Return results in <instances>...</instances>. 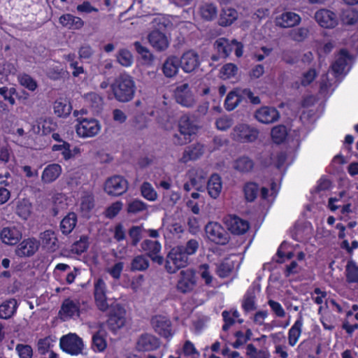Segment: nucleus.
<instances>
[{
    "label": "nucleus",
    "instance_id": "obj_1",
    "mask_svg": "<svg viewBox=\"0 0 358 358\" xmlns=\"http://www.w3.org/2000/svg\"><path fill=\"white\" fill-rule=\"evenodd\" d=\"M110 87L115 99L121 103L130 101L136 92V85L132 77L125 73L115 78Z\"/></svg>",
    "mask_w": 358,
    "mask_h": 358
},
{
    "label": "nucleus",
    "instance_id": "obj_2",
    "mask_svg": "<svg viewBox=\"0 0 358 358\" xmlns=\"http://www.w3.org/2000/svg\"><path fill=\"white\" fill-rule=\"evenodd\" d=\"M188 256L183 251V245L173 248L168 253L165 268L169 273H174L181 268L186 266Z\"/></svg>",
    "mask_w": 358,
    "mask_h": 358
},
{
    "label": "nucleus",
    "instance_id": "obj_3",
    "mask_svg": "<svg viewBox=\"0 0 358 358\" xmlns=\"http://www.w3.org/2000/svg\"><path fill=\"white\" fill-rule=\"evenodd\" d=\"M259 136L257 129L245 124H239L234 127L231 132V138L239 143L254 142Z\"/></svg>",
    "mask_w": 358,
    "mask_h": 358
},
{
    "label": "nucleus",
    "instance_id": "obj_4",
    "mask_svg": "<svg viewBox=\"0 0 358 358\" xmlns=\"http://www.w3.org/2000/svg\"><path fill=\"white\" fill-rule=\"evenodd\" d=\"M125 313L124 308L120 304L115 302L110 304L107 324L111 331L115 332L125 324Z\"/></svg>",
    "mask_w": 358,
    "mask_h": 358
},
{
    "label": "nucleus",
    "instance_id": "obj_5",
    "mask_svg": "<svg viewBox=\"0 0 358 358\" xmlns=\"http://www.w3.org/2000/svg\"><path fill=\"white\" fill-rule=\"evenodd\" d=\"M78 124L76 126V132L81 137H92L100 131V124L96 119L78 117Z\"/></svg>",
    "mask_w": 358,
    "mask_h": 358
},
{
    "label": "nucleus",
    "instance_id": "obj_6",
    "mask_svg": "<svg viewBox=\"0 0 358 358\" xmlns=\"http://www.w3.org/2000/svg\"><path fill=\"white\" fill-rule=\"evenodd\" d=\"M83 347L82 339L75 334L64 336L60 339V348L71 355L81 353Z\"/></svg>",
    "mask_w": 358,
    "mask_h": 358
},
{
    "label": "nucleus",
    "instance_id": "obj_7",
    "mask_svg": "<svg viewBox=\"0 0 358 358\" xmlns=\"http://www.w3.org/2000/svg\"><path fill=\"white\" fill-rule=\"evenodd\" d=\"M205 231L207 238L217 244L224 245L228 242V234L217 222H209L205 227Z\"/></svg>",
    "mask_w": 358,
    "mask_h": 358
},
{
    "label": "nucleus",
    "instance_id": "obj_8",
    "mask_svg": "<svg viewBox=\"0 0 358 358\" xmlns=\"http://www.w3.org/2000/svg\"><path fill=\"white\" fill-rule=\"evenodd\" d=\"M128 188V182L120 176H114L105 182L104 190L108 194L117 196L124 194Z\"/></svg>",
    "mask_w": 358,
    "mask_h": 358
},
{
    "label": "nucleus",
    "instance_id": "obj_9",
    "mask_svg": "<svg viewBox=\"0 0 358 358\" xmlns=\"http://www.w3.org/2000/svg\"><path fill=\"white\" fill-rule=\"evenodd\" d=\"M94 299L98 309L102 312L110 310V304L107 302L106 296V285L103 279L97 280L94 285Z\"/></svg>",
    "mask_w": 358,
    "mask_h": 358
},
{
    "label": "nucleus",
    "instance_id": "obj_10",
    "mask_svg": "<svg viewBox=\"0 0 358 358\" xmlns=\"http://www.w3.org/2000/svg\"><path fill=\"white\" fill-rule=\"evenodd\" d=\"M94 299L98 309L102 312L110 310V304L107 302L106 296V285L103 279L97 280L94 285Z\"/></svg>",
    "mask_w": 358,
    "mask_h": 358
},
{
    "label": "nucleus",
    "instance_id": "obj_11",
    "mask_svg": "<svg viewBox=\"0 0 358 358\" xmlns=\"http://www.w3.org/2000/svg\"><path fill=\"white\" fill-rule=\"evenodd\" d=\"M40 242L34 238L23 240L16 248L15 253L20 257H31L38 250Z\"/></svg>",
    "mask_w": 358,
    "mask_h": 358
},
{
    "label": "nucleus",
    "instance_id": "obj_12",
    "mask_svg": "<svg viewBox=\"0 0 358 358\" xmlns=\"http://www.w3.org/2000/svg\"><path fill=\"white\" fill-rule=\"evenodd\" d=\"M180 134L184 136V141L179 142L180 144H185L192 141L191 136L196 134L199 127L194 124L193 122L187 116H182L179 121Z\"/></svg>",
    "mask_w": 358,
    "mask_h": 358
},
{
    "label": "nucleus",
    "instance_id": "obj_13",
    "mask_svg": "<svg viewBox=\"0 0 358 358\" xmlns=\"http://www.w3.org/2000/svg\"><path fill=\"white\" fill-rule=\"evenodd\" d=\"M255 117L259 122L271 124L280 118V113L274 107L263 106L256 110Z\"/></svg>",
    "mask_w": 358,
    "mask_h": 358
},
{
    "label": "nucleus",
    "instance_id": "obj_14",
    "mask_svg": "<svg viewBox=\"0 0 358 358\" xmlns=\"http://www.w3.org/2000/svg\"><path fill=\"white\" fill-rule=\"evenodd\" d=\"M315 19L322 27L331 29L338 24L336 15L332 11L327 9H320L315 14Z\"/></svg>",
    "mask_w": 358,
    "mask_h": 358
},
{
    "label": "nucleus",
    "instance_id": "obj_15",
    "mask_svg": "<svg viewBox=\"0 0 358 358\" xmlns=\"http://www.w3.org/2000/svg\"><path fill=\"white\" fill-rule=\"evenodd\" d=\"M180 278L177 284V289L182 293H186L193 289L196 284L194 272L191 269L181 271Z\"/></svg>",
    "mask_w": 358,
    "mask_h": 358
},
{
    "label": "nucleus",
    "instance_id": "obj_16",
    "mask_svg": "<svg viewBox=\"0 0 358 358\" xmlns=\"http://www.w3.org/2000/svg\"><path fill=\"white\" fill-rule=\"evenodd\" d=\"M175 98L177 103L186 107H190L194 103V96L189 90V86L187 83L182 84L176 87Z\"/></svg>",
    "mask_w": 358,
    "mask_h": 358
},
{
    "label": "nucleus",
    "instance_id": "obj_17",
    "mask_svg": "<svg viewBox=\"0 0 358 358\" xmlns=\"http://www.w3.org/2000/svg\"><path fill=\"white\" fill-rule=\"evenodd\" d=\"M151 324L155 331L160 336L166 338L172 336L171 332V322L166 317L156 315L152 318Z\"/></svg>",
    "mask_w": 358,
    "mask_h": 358
},
{
    "label": "nucleus",
    "instance_id": "obj_18",
    "mask_svg": "<svg viewBox=\"0 0 358 358\" xmlns=\"http://www.w3.org/2000/svg\"><path fill=\"white\" fill-rule=\"evenodd\" d=\"M225 224L227 229L234 234L240 235L245 234L249 229V224L235 215H230L225 219Z\"/></svg>",
    "mask_w": 358,
    "mask_h": 358
},
{
    "label": "nucleus",
    "instance_id": "obj_19",
    "mask_svg": "<svg viewBox=\"0 0 358 358\" xmlns=\"http://www.w3.org/2000/svg\"><path fill=\"white\" fill-rule=\"evenodd\" d=\"M148 39L152 48L159 52L166 50L169 45L166 36L160 31L152 30L148 34Z\"/></svg>",
    "mask_w": 358,
    "mask_h": 358
},
{
    "label": "nucleus",
    "instance_id": "obj_20",
    "mask_svg": "<svg viewBox=\"0 0 358 358\" xmlns=\"http://www.w3.org/2000/svg\"><path fill=\"white\" fill-rule=\"evenodd\" d=\"M179 62L185 72H192L199 65V55L192 50L187 51L179 59Z\"/></svg>",
    "mask_w": 358,
    "mask_h": 358
},
{
    "label": "nucleus",
    "instance_id": "obj_21",
    "mask_svg": "<svg viewBox=\"0 0 358 358\" xmlns=\"http://www.w3.org/2000/svg\"><path fill=\"white\" fill-rule=\"evenodd\" d=\"M159 346V339L150 334H142L137 341V349L140 351H151Z\"/></svg>",
    "mask_w": 358,
    "mask_h": 358
},
{
    "label": "nucleus",
    "instance_id": "obj_22",
    "mask_svg": "<svg viewBox=\"0 0 358 358\" xmlns=\"http://www.w3.org/2000/svg\"><path fill=\"white\" fill-rule=\"evenodd\" d=\"M301 17L293 12H285L276 17L275 24L282 28L294 27L301 22Z\"/></svg>",
    "mask_w": 358,
    "mask_h": 358
},
{
    "label": "nucleus",
    "instance_id": "obj_23",
    "mask_svg": "<svg viewBox=\"0 0 358 358\" xmlns=\"http://www.w3.org/2000/svg\"><path fill=\"white\" fill-rule=\"evenodd\" d=\"M40 245L50 252H55L59 248L58 239L52 230H46L40 234Z\"/></svg>",
    "mask_w": 358,
    "mask_h": 358
},
{
    "label": "nucleus",
    "instance_id": "obj_24",
    "mask_svg": "<svg viewBox=\"0 0 358 358\" xmlns=\"http://www.w3.org/2000/svg\"><path fill=\"white\" fill-rule=\"evenodd\" d=\"M22 237V233L16 227H4L0 233L1 240L7 245L17 244Z\"/></svg>",
    "mask_w": 358,
    "mask_h": 358
},
{
    "label": "nucleus",
    "instance_id": "obj_25",
    "mask_svg": "<svg viewBox=\"0 0 358 358\" xmlns=\"http://www.w3.org/2000/svg\"><path fill=\"white\" fill-rule=\"evenodd\" d=\"M350 57L348 52L345 50H341L338 55L335 62L331 64V69L336 75L346 73L348 71V61Z\"/></svg>",
    "mask_w": 358,
    "mask_h": 358
},
{
    "label": "nucleus",
    "instance_id": "obj_26",
    "mask_svg": "<svg viewBox=\"0 0 358 358\" xmlns=\"http://www.w3.org/2000/svg\"><path fill=\"white\" fill-rule=\"evenodd\" d=\"M237 257L230 255L224 259L222 262L217 266V273L221 278H226L230 275L235 267Z\"/></svg>",
    "mask_w": 358,
    "mask_h": 358
},
{
    "label": "nucleus",
    "instance_id": "obj_27",
    "mask_svg": "<svg viewBox=\"0 0 358 358\" xmlns=\"http://www.w3.org/2000/svg\"><path fill=\"white\" fill-rule=\"evenodd\" d=\"M180 67L179 59L176 56H170L166 58L162 65V71L167 78H172L176 75Z\"/></svg>",
    "mask_w": 358,
    "mask_h": 358
},
{
    "label": "nucleus",
    "instance_id": "obj_28",
    "mask_svg": "<svg viewBox=\"0 0 358 358\" xmlns=\"http://www.w3.org/2000/svg\"><path fill=\"white\" fill-rule=\"evenodd\" d=\"M61 166L57 164L48 165L44 169L42 174V181L45 183H50L55 181L61 174Z\"/></svg>",
    "mask_w": 358,
    "mask_h": 358
},
{
    "label": "nucleus",
    "instance_id": "obj_29",
    "mask_svg": "<svg viewBox=\"0 0 358 358\" xmlns=\"http://www.w3.org/2000/svg\"><path fill=\"white\" fill-rule=\"evenodd\" d=\"M345 276L348 284H358V265L353 259L347 262Z\"/></svg>",
    "mask_w": 358,
    "mask_h": 358
},
{
    "label": "nucleus",
    "instance_id": "obj_30",
    "mask_svg": "<svg viewBox=\"0 0 358 358\" xmlns=\"http://www.w3.org/2000/svg\"><path fill=\"white\" fill-rule=\"evenodd\" d=\"M17 302L15 299H10L0 305V318L8 320L16 312Z\"/></svg>",
    "mask_w": 358,
    "mask_h": 358
},
{
    "label": "nucleus",
    "instance_id": "obj_31",
    "mask_svg": "<svg viewBox=\"0 0 358 358\" xmlns=\"http://www.w3.org/2000/svg\"><path fill=\"white\" fill-rule=\"evenodd\" d=\"M59 313L66 317H71L75 314L78 316L79 304L70 299H66L63 301Z\"/></svg>",
    "mask_w": 358,
    "mask_h": 358
},
{
    "label": "nucleus",
    "instance_id": "obj_32",
    "mask_svg": "<svg viewBox=\"0 0 358 358\" xmlns=\"http://www.w3.org/2000/svg\"><path fill=\"white\" fill-rule=\"evenodd\" d=\"M77 223V215L73 212L69 213L60 222V229L63 234H69Z\"/></svg>",
    "mask_w": 358,
    "mask_h": 358
},
{
    "label": "nucleus",
    "instance_id": "obj_33",
    "mask_svg": "<svg viewBox=\"0 0 358 358\" xmlns=\"http://www.w3.org/2000/svg\"><path fill=\"white\" fill-rule=\"evenodd\" d=\"M222 189L221 178L217 174H213L208 180L207 184V190L209 195L216 199L220 194Z\"/></svg>",
    "mask_w": 358,
    "mask_h": 358
},
{
    "label": "nucleus",
    "instance_id": "obj_34",
    "mask_svg": "<svg viewBox=\"0 0 358 358\" xmlns=\"http://www.w3.org/2000/svg\"><path fill=\"white\" fill-rule=\"evenodd\" d=\"M59 22L64 27L69 29H80L84 22L81 18L73 16L71 14L63 15L59 17Z\"/></svg>",
    "mask_w": 358,
    "mask_h": 358
},
{
    "label": "nucleus",
    "instance_id": "obj_35",
    "mask_svg": "<svg viewBox=\"0 0 358 358\" xmlns=\"http://www.w3.org/2000/svg\"><path fill=\"white\" fill-rule=\"evenodd\" d=\"M303 326L302 317H300L289 331L288 342L291 346H294L298 341L301 334Z\"/></svg>",
    "mask_w": 358,
    "mask_h": 358
},
{
    "label": "nucleus",
    "instance_id": "obj_36",
    "mask_svg": "<svg viewBox=\"0 0 358 358\" xmlns=\"http://www.w3.org/2000/svg\"><path fill=\"white\" fill-rule=\"evenodd\" d=\"M238 17V13L234 8H227L222 10L219 19V24L222 27L231 25Z\"/></svg>",
    "mask_w": 358,
    "mask_h": 358
},
{
    "label": "nucleus",
    "instance_id": "obj_37",
    "mask_svg": "<svg viewBox=\"0 0 358 358\" xmlns=\"http://www.w3.org/2000/svg\"><path fill=\"white\" fill-rule=\"evenodd\" d=\"M239 90L240 89H236L227 94L224 102V106L227 110H234L241 101L242 98Z\"/></svg>",
    "mask_w": 358,
    "mask_h": 358
},
{
    "label": "nucleus",
    "instance_id": "obj_38",
    "mask_svg": "<svg viewBox=\"0 0 358 358\" xmlns=\"http://www.w3.org/2000/svg\"><path fill=\"white\" fill-rule=\"evenodd\" d=\"M341 20L344 24H355L358 21V11L353 8L343 9L341 15Z\"/></svg>",
    "mask_w": 358,
    "mask_h": 358
},
{
    "label": "nucleus",
    "instance_id": "obj_39",
    "mask_svg": "<svg viewBox=\"0 0 358 358\" xmlns=\"http://www.w3.org/2000/svg\"><path fill=\"white\" fill-rule=\"evenodd\" d=\"M141 248L143 250L146 252V257L158 254L161 250V245L157 241L145 240L141 243Z\"/></svg>",
    "mask_w": 358,
    "mask_h": 358
},
{
    "label": "nucleus",
    "instance_id": "obj_40",
    "mask_svg": "<svg viewBox=\"0 0 358 358\" xmlns=\"http://www.w3.org/2000/svg\"><path fill=\"white\" fill-rule=\"evenodd\" d=\"M149 260L145 255H138L135 257L131 263V271H145L149 267Z\"/></svg>",
    "mask_w": 358,
    "mask_h": 358
},
{
    "label": "nucleus",
    "instance_id": "obj_41",
    "mask_svg": "<svg viewBox=\"0 0 358 358\" xmlns=\"http://www.w3.org/2000/svg\"><path fill=\"white\" fill-rule=\"evenodd\" d=\"M255 294L254 290H248L245 294L243 301L242 308L245 312H250L256 310Z\"/></svg>",
    "mask_w": 358,
    "mask_h": 358
},
{
    "label": "nucleus",
    "instance_id": "obj_42",
    "mask_svg": "<svg viewBox=\"0 0 358 358\" xmlns=\"http://www.w3.org/2000/svg\"><path fill=\"white\" fill-rule=\"evenodd\" d=\"M309 34V29L306 27H298L291 29L288 32V36L294 41L302 42Z\"/></svg>",
    "mask_w": 358,
    "mask_h": 358
},
{
    "label": "nucleus",
    "instance_id": "obj_43",
    "mask_svg": "<svg viewBox=\"0 0 358 358\" xmlns=\"http://www.w3.org/2000/svg\"><path fill=\"white\" fill-rule=\"evenodd\" d=\"M31 204L28 199H23L17 203L16 213L23 219H27L31 213Z\"/></svg>",
    "mask_w": 358,
    "mask_h": 358
},
{
    "label": "nucleus",
    "instance_id": "obj_44",
    "mask_svg": "<svg viewBox=\"0 0 358 358\" xmlns=\"http://www.w3.org/2000/svg\"><path fill=\"white\" fill-rule=\"evenodd\" d=\"M254 163L251 159L248 157H241L238 158L234 164V168L241 172H248L252 169Z\"/></svg>",
    "mask_w": 358,
    "mask_h": 358
},
{
    "label": "nucleus",
    "instance_id": "obj_45",
    "mask_svg": "<svg viewBox=\"0 0 358 358\" xmlns=\"http://www.w3.org/2000/svg\"><path fill=\"white\" fill-rule=\"evenodd\" d=\"M153 30L164 32L165 29L171 25V21L164 15H158L152 20Z\"/></svg>",
    "mask_w": 358,
    "mask_h": 358
},
{
    "label": "nucleus",
    "instance_id": "obj_46",
    "mask_svg": "<svg viewBox=\"0 0 358 358\" xmlns=\"http://www.w3.org/2000/svg\"><path fill=\"white\" fill-rule=\"evenodd\" d=\"M287 135V129L284 125H278L271 130V136L275 143H282Z\"/></svg>",
    "mask_w": 358,
    "mask_h": 358
},
{
    "label": "nucleus",
    "instance_id": "obj_47",
    "mask_svg": "<svg viewBox=\"0 0 358 358\" xmlns=\"http://www.w3.org/2000/svg\"><path fill=\"white\" fill-rule=\"evenodd\" d=\"M134 46L136 52L141 56L142 59L145 62L150 64L154 60L153 55L150 52L148 48L143 46L140 42H135L134 43Z\"/></svg>",
    "mask_w": 358,
    "mask_h": 358
},
{
    "label": "nucleus",
    "instance_id": "obj_48",
    "mask_svg": "<svg viewBox=\"0 0 358 358\" xmlns=\"http://www.w3.org/2000/svg\"><path fill=\"white\" fill-rule=\"evenodd\" d=\"M117 59L121 65L129 66L132 64L133 57L129 50L121 49L117 55Z\"/></svg>",
    "mask_w": 358,
    "mask_h": 358
},
{
    "label": "nucleus",
    "instance_id": "obj_49",
    "mask_svg": "<svg viewBox=\"0 0 358 358\" xmlns=\"http://www.w3.org/2000/svg\"><path fill=\"white\" fill-rule=\"evenodd\" d=\"M217 14V7L213 3L206 4L203 6V20L211 21L216 18Z\"/></svg>",
    "mask_w": 358,
    "mask_h": 358
},
{
    "label": "nucleus",
    "instance_id": "obj_50",
    "mask_svg": "<svg viewBox=\"0 0 358 358\" xmlns=\"http://www.w3.org/2000/svg\"><path fill=\"white\" fill-rule=\"evenodd\" d=\"M146 208L147 205L144 202L134 199L128 203L127 210L128 213L136 214L146 210Z\"/></svg>",
    "mask_w": 358,
    "mask_h": 358
},
{
    "label": "nucleus",
    "instance_id": "obj_51",
    "mask_svg": "<svg viewBox=\"0 0 358 358\" xmlns=\"http://www.w3.org/2000/svg\"><path fill=\"white\" fill-rule=\"evenodd\" d=\"M258 189L259 188L256 183H247L244 187L245 196L247 201H253L257 197Z\"/></svg>",
    "mask_w": 358,
    "mask_h": 358
},
{
    "label": "nucleus",
    "instance_id": "obj_52",
    "mask_svg": "<svg viewBox=\"0 0 358 358\" xmlns=\"http://www.w3.org/2000/svg\"><path fill=\"white\" fill-rule=\"evenodd\" d=\"M141 194L143 197L150 201H155L157 199V193L148 182H144L141 187Z\"/></svg>",
    "mask_w": 358,
    "mask_h": 358
},
{
    "label": "nucleus",
    "instance_id": "obj_53",
    "mask_svg": "<svg viewBox=\"0 0 358 358\" xmlns=\"http://www.w3.org/2000/svg\"><path fill=\"white\" fill-rule=\"evenodd\" d=\"M88 239L89 238L87 236H80V240L73 244V250L75 251V253L80 255L87 250L89 247Z\"/></svg>",
    "mask_w": 358,
    "mask_h": 358
},
{
    "label": "nucleus",
    "instance_id": "obj_54",
    "mask_svg": "<svg viewBox=\"0 0 358 358\" xmlns=\"http://www.w3.org/2000/svg\"><path fill=\"white\" fill-rule=\"evenodd\" d=\"M20 84L31 91H34L37 87L36 80L27 74H24L19 78Z\"/></svg>",
    "mask_w": 358,
    "mask_h": 358
},
{
    "label": "nucleus",
    "instance_id": "obj_55",
    "mask_svg": "<svg viewBox=\"0 0 358 358\" xmlns=\"http://www.w3.org/2000/svg\"><path fill=\"white\" fill-rule=\"evenodd\" d=\"M238 71L237 66L231 63L224 65L221 69L222 77L224 79L230 78L234 76Z\"/></svg>",
    "mask_w": 358,
    "mask_h": 358
},
{
    "label": "nucleus",
    "instance_id": "obj_56",
    "mask_svg": "<svg viewBox=\"0 0 358 358\" xmlns=\"http://www.w3.org/2000/svg\"><path fill=\"white\" fill-rule=\"evenodd\" d=\"M142 227L141 226H133L129 231V236L131 238V245L136 246L141 238Z\"/></svg>",
    "mask_w": 358,
    "mask_h": 358
},
{
    "label": "nucleus",
    "instance_id": "obj_57",
    "mask_svg": "<svg viewBox=\"0 0 358 358\" xmlns=\"http://www.w3.org/2000/svg\"><path fill=\"white\" fill-rule=\"evenodd\" d=\"M93 345L99 351H103L106 348V342L101 331H97L92 337Z\"/></svg>",
    "mask_w": 358,
    "mask_h": 358
},
{
    "label": "nucleus",
    "instance_id": "obj_58",
    "mask_svg": "<svg viewBox=\"0 0 358 358\" xmlns=\"http://www.w3.org/2000/svg\"><path fill=\"white\" fill-rule=\"evenodd\" d=\"M317 73L315 69H310L306 72L303 73L301 77V83L303 86L310 85L316 78Z\"/></svg>",
    "mask_w": 358,
    "mask_h": 358
},
{
    "label": "nucleus",
    "instance_id": "obj_59",
    "mask_svg": "<svg viewBox=\"0 0 358 358\" xmlns=\"http://www.w3.org/2000/svg\"><path fill=\"white\" fill-rule=\"evenodd\" d=\"M16 350L20 358H31L33 355L32 348L28 345L17 344Z\"/></svg>",
    "mask_w": 358,
    "mask_h": 358
},
{
    "label": "nucleus",
    "instance_id": "obj_60",
    "mask_svg": "<svg viewBox=\"0 0 358 358\" xmlns=\"http://www.w3.org/2000/svg\"><path fill=\"white\" fill-rule=\"evenodd\" d=\"M268 304L271 307L272 311L278 317H284L285 316V311L280 303L272 299L268 300Z\"/></svg>",
    "mask_w": 358,
    "mask_h": 358
},
{
    "label": "nucleus",
    "instance_id": "obj_61",
    "mask_svg": "<svg viewBox=\"0 0 358 358\" xmlns=\"http://www.w3.org/2000/svg\"><path fill=\"white\" fill-rule=\"evenodd\" d=\"M86 100L91 103L93 108H99L102 105V97L94 92L89 93L86 95Z\"/></svg>",
    "mask_w": 358,
    "mask_h": 358
},
{
    "label": "nucleus",
    "instance_id": "obj_62",
    "mask_svg": "<svg viewBox=\"0 0 358 358\" xmlns=\"http://www.w3.org/2000/svg\"><path fill=\"white\" fill-rule=\"evenodd\" d=\"M184 353L192 358H199V352L196 350L194 345L189 341H187L183 346Z\"/></svg>",
    "mask_w": 358,
    "mask_h": 358
},
{
    "label": "nucleus",
    "instance_id": "obj_63",
    "mask_svg": "<svg viewBox=\"0 0 358 358\" xmlns=\"http://www.w3.org/2000/svg\"><path fill=\"white\" fill-rule=\"evenodd\" d=\"M122 203L117 201L109 206L106 210V216L108 218L115 217L122 208Z\"/></svg>",
    "mask_w": 358,
    "mask_h": 358
},
{
    "label": "nucleus",
    "instance_id": "obj_64",
    "mask_svg": "<svg viewBox=\"0 0 358 358\" xmlns=\"http://www.w3.org/2000/svg\"><path fill=\"white\" fill-rule=\"evenodd\" d=\"M239 92L241 93V98H248L252 104L260 103V99L257 96H255L250 89H240Z\"/></svg>",
    "mask_w": 358,
    "mask_h": 358
}]
</instances>
